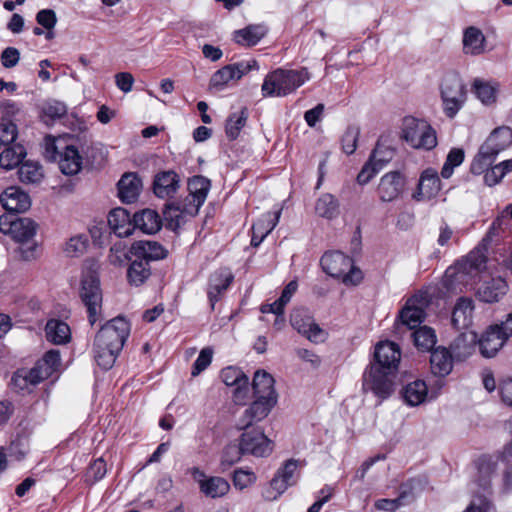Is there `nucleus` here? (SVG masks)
<instances>
[{"label": "nucleus", "instance_id": "obj_20", "mask_svg": "<svg viewBox=\"0 0 512 512\" xmlns=\"http://www.w3.org/2000/svg\"><path fill=\"white\" fill-rule=\"evenodd\" d=\"M404 187V177L397 171L389 172L380 179L378 194L382 201L390 202L401 195Z\"/></svg>", "mask_w": 512, "mask_h": 512}, {"label": "nucleus", "instance_id": "obj_7", "mask_svg": "<svg viewBox=\"0 0 512 512\" xmlns=\"http://www.w3.org/2000/svg\"><path fill=\"white\" fill-rule=\"evenodd\" d=\"M274 378L264 370H258L254 374L252 387L255 400L250 411L253 416L267 415L277 403V393L274 389Z\"/></svg>", "mask_w": 512, "mask_h": 512}, {"label": "nucleus", "instance_id": "obj_38", "mask_svg": "<svg viewBox=\"0 0 512 512\" xmlns=\"http://www.w3.org/2000/svg\"><path fill=\"white\" fill-rule=\"evenodd\" d=\"M46 338L48 341L60 345L70 341L71 331L68 324L61 320L51 319L45 327Z\"/></svg>", "mask_w": 512, "mask_h": 512}, {"label": "nucleus", "instance_id": "obj_8", "mask_svg": "<svg viewBox=\"0 0 512 512\" xmlns=\"http://www.w3.org/2000/svg\"><path fill=\"white\" fill-rule=\"evenodd\" d=\"M402 139L414 149L432 150L437 145L436 131L432 126L414 117L404 118Z\"/></svg>", "mask_w": 512, "mask_h": 512}, {"label": "nucleus", "instance_id": "obj_57", "mask_svg": "<svg viewBox=\"0 0 512 512\" xmlns=\"http://www.w3.org/2000/svg\"><path fill=\"white\" fill-rule=\"evenodd\" d=\"M246 377L243 371L235 367H226L221 371L222 381L230 387L239 384Z\"/></svg>", "mask_w": 512, "mask_h": 512}, {"label": "nucleus", "instance_id": "obj_43", "mask_svg": "<svg viewBox=\"0 0 512 512\" xmlns=\"http://www.w3.org/2000/svg\"><path fill=\"white\" fill-rule=\"evenodd\" d=\"M380 152L379 148H375L369 161L362 167L357 176L360 185L367 184L385 164L386 159L378 157Z\"/></svg>", "mask_w": 512, "mask_h": 512}, {"label": "nucleus", "instance_id": "obj_16", "mask_svg": "<svg viewBox=\"0 0 512 512\" xmlns=\"http://www.w3.org/2000/svg\"><path fill=\"white\" fill-rule=\"evenodd\" d=\"M199 209L185 198L182 201L167 203L163 210L164 219L169 229L176 231L190 218L196 216Z\"/></svg>", "mask_w": 512, "mask_h": 512}, {"label": "nucleus", "instance_id": "obj_54", "mask_svg": "<svg viewBox=\"0 0 512 512\" xmlns=\"http://www.w3.org/2000/svg\"><path fill=\"white\" fill-rule=\"evenodd\" d=\"M88 247V239L83 235L71 237L66 244L65 252L71 257L82 255Z\"/></svg>", "mask_w": 512, "mask_h": 512}, {"label": "nucleus", "instance_id": "obj_31", "mask_svg": "<svg viewBox=\"0 0 512 512\" xmlns=\"http://www.w3.org/2000/svg\"><path fill=\"white\" fill-rule=\"evenodd\" d=\"M281 216V209L276 211L274 215L271 213L264 214L252 226L251 245L257 247L265 239V237L275 228Z\"/></svg>", "mask_w": 512, "mask_h": 512}, {"label": "nucleus", "instance_id": "obj_32", "mask_svg": "<svg viewBox=\"0 0 512 512\" xmlns=\"http://www.w3.org/2000/svg\"><path fill=\"white\" fill-rule=\"evenodd\" d=\"M210 186L211 182L208 178L201 175L192 177L188 181L189 193L185 199L200 209L207 198Z\"/></svg>", "mask_w": 512, "mask_h": 512}, {"label": "nucleus", "instance_id": "obj_58", "mask_svg": "<svg viewBox=\"0 0 512 512\" xmlns=\"http://www.w3.org/2000/svg\"><path fill=\"white\" fill-rule=\"evenodd\" d=\"M212 357H213L212 348H210V347L203 348L200 351V354L193 365L192 375L197 376L202 371H204L210 365V363L212 361Z\"/></svg>", "mask_w": 512, "mask_h": 512}, {"label": "nucleus", "instance_id": "obj_29", "mask_svg": "<svg viewBox=\"0 0 512 512\" xmlns=\"http://www.w3.org/2000/svg\"><path fill=\"white\" fill-rule=\"evenodd\" d=\"M507 283L504 278L496 277L486 280L477 290V296L483 302H497L507 292Z\"/></svg>", "mask_w": 512, "mask_h": 512}, {"label": "nucleus", "instance_id": "obj_34", "mask_svg": "<svg viewBox=\"0 0 512 512\" xmlns=\"http://www.w3.org/2000/svg\"><path fill=\"white\" fill-rule=\"evenodd\" d=\"M302 312L294 310L290 316L291 325L301 334L305 335L310 341L318 342L322 339L324 332L311 317H307L306 324H300L303 320Z\"/></svg>", "mask_w": 512, "mask_h": 512}, {"label": "nucleus", "instance_id": "obj_12", "mask_svg": "<svg viewBox=\"0 0 512 512\" xmlns=\"http://www.w3.org/2000/svg\"><path fill=\"white\" fill-rule=\"evenodd\" d=\"M321 266L330 276L341 277L345 284L356 285L362 280V272L356 269L352 260L341 252L324 254L321 258Z\"/></svg>", "mask_w": 512, "mask_h": 512}, {"label": "nucleus", "instance_id": "obj_33", "mask_svg": "<svg viewBox=\"0 0 512 512\" xmlns=\"http://www.w3.org/2000/svg\"><path fill=\"white\" fill-rule=\"evenodd\" d=\"M463 51L467 55H480L485 52L486 38L476 27H468L463 34Z\"/></svg>", "mask_w": 512, "mask_h": 512}, {"label": "nucleus", "instance_id": "obj_52", "mask_svg": "<svg viewBox=\"0 0 512 512\" xmlns=\"http://www.w3.org/2000/svg\"><path fill=\"white\" fill-rule=\"evenodd\" d=\"M464 160V151L462 149L454 148L447 155L446 162L444 163L441 175L443 178H449L455 167L459 166Z\"/></svg>", "mask_w": 512, "mask_h": 512}, {"label": "nucleus", "instance_id": "obj_53", "mask_svg": "<svg viewBox=\"0 0 512 512\" xmlns=\"http://www.w3.org/2000/svg\"><path fill=\"white\" fill-rule=\"evenodd\" d=\"M107 472L106 463L103 458L96 459L88 467L85 474V481L89 484H94L101 480Z\"/></svg>", "mask_w": 512, "mask_h": 512}, {"label": "nucleus", "instance_id": "obj_23", "mask_svg": "<svg viewBox=\"0 0 512 512\" xmlns=\"http://www.w3.org/2000/svg\"><path fill=\"white\" fill-rule=\"evenodd\" d=\"M109 227L120 237H128L135 229L133 217L124 208H115L108 214Z\"/></svg>", "mask_w": 512, "mask_h": 512}, {"label": "nucleus", "instance_id": "obj_21", "mask_svg": "<svg viewBox=\"0 0 512 512\" xmlns=\"http://www.w3.org/2000/svg\"><path fill=\"white\" fill-rule=\"evenodd\" d=\"M498 325L490 326L478 339V345L482 356L494 357L506 342L505 336L497 328Z\"/></svg>", "mask_w": 512, "mask_h": 512}, {"label": "nucleus", "instance_id": "obj_14", "mask_svg": "<svg viewBox=\"0 0 512 512\" xmlns=\"http://www.w3.org/2000/svg\"><path fill=\"white\" fill-rule=\"evenodd\" d=\"M258 69V62L254 59L249 61H241L234 64H228L213 73L210 78L209 89L220 91L228 86L231 82L239 81L251 70Z\"/></svg>", "mask_w": 512, "mask_h": 512}, {"label": "nucleus", "instance_id": "obj_35", "mask_svg": "<svg viewBox=\"0 0 512 512\" xmlns=\"http://www.w3.org/2000/svg\"><path fill=\"white\" fill-rule=\"evenodd\" d=\"M430 366L434 375L440 377L448 375L453 368V358L449 350L444 347L434 349L430 356Z\"/></svg>", "mask_w": 512, "mask_h": 512}, {"label": "nucleus", "instance_id": "obj_48", "mask_svg": "<svg viewBox=\"0 0 512 512\" xmlns=\"http://www.w3.org/2000/svg\"><path fill=\"white\" fill-rule=\"evenodd\" d=\"M411 336L413 337L414 344L421 350H430L436 343V335L432 328L428 326H421L415 330Z\"/></svg>", "mask_w": 512, "mask_h": 512}, {"label": "nucleus", "instance_id": "obj_44", "mask_svg": "<svg viewBox=\"0 0 512 512\" xmlns=\"http://www.w3.org/2000/svg\"><path fill=\"white\" fill-rule=\"evenodd\" d=\"M25 148L20 144L8 146L0 153V166L10 170L17 167L25 157Z\"/></svg>", "mask_w": 512, "mask_h": 512}, {"label": "nucleus", "instance_id": "obj_59", "mask_svg": "<svg viewBox=\"0 0 512 512\" xmlns=\"http://www.w3.org/2000/svg\"><path fill=\"white\" fill-rule=\"evenodd\" d=\"M359 130L356 127H350L342 137V148L346 154H352L357 147Z\"/></svg>", "mask_w": 512, "mask_h": 512}, {"label": "nucleus", "instance_id": "obj_11", "mask_svg": "<svg viewBox=\"0 0 512 512\" xmlns=\"http://www.w3.org/2000/svg\"><path fill=\"white\" fill-rule=\"evenodd\" d=\"M486 257L479 249L471 251L446 271V277L464 286L472 285L474 279L485 269Z\"/></svg>", "mask_w": 512, "mask_h": 512}, {"label": "nucleus", "instance_id": "obj_25", "mask_svg": "<svg viewBox=\"0 0 512 512\" xmlns=\"http://www.w3.org/2000/svg\"><path fill=\"white\" fill-rule=\"evenodd\" d=\"M441 189V182L436 170L428 168L420 176L417 194L418 200L431 199L436 196Z\"/></svg>", "mask_w": 512, "mask_h": 512}, {"label": "nucleus", "instance_id": "obj_17", "mask_svg": "<svg viewBox=\"0 0 512 512\" xmlns=\"http://www.w3.org/2000/svg\"><path fill=\"white\" fill-rule=\"evenodd\" d=\"M428 306L426 294H418L410 298L400 312V320L409 329H415L425 318V308Z\"/></svg>", "mask_w": 512, "mask_h": 512}, {"label": "nucleus", "instance_id": "obj_13", "mask_svg": "<svg viewBox=\"0 0 512 512\" xmlns=\"http://www.w3.org/2000/svg\"><path fill=\"white\" fill-rule=\"evenodd\" d=\"M244 432L241 435L240 444L244 453L256 457H265L272 452V442L268 439L264 431L253 422H248L240 427Z\"/></svg>", "mask_w": 512, "mask_h": 512}, {"label": "nucleus", "instance_id": "obj_24", "mask_svg": "<svg viewBox=\"0 0 512 512\" xmlns=\"http://www.w3.org/2000/svg\"><path fill=\"white\" fill-rule=\"evenodd\" d=\"M473 315V300L468 297H461L454 305L451 322L457 329H466L472 324Z\"/></svg>", "mask_w": 512, "mask_h": 512}, {"label": "nucleus", "instance_id": "obj_26", "mask_svg": "<svg viewBox=\"0 0 512 512\" xmlns=\"http://www.w3.org/2000/svg\"><path fill=\"white\" fill-rule=\"evenodd\" d=\"M179 187V176L175 171H161L155 175L153 189L160 198L171 197Z\"/></svg>", "mask_w": 512, "mask_h": 512}, {"label": "nucleus", "instance_id": "obj_4", "mask_svg": "<svg viewBox=\"0 0 512 512\" xmlns=\"http://www.w3.org/2000/svg\"><path fill=\"white\" fill-rule=\"evenodd\" d=\"M45 157L50 161H58L59 168L65 175H75L81 169L82 157L67 137L46 136Z\"/></svg>", "mask_w": 512, "mask_h": 512}, {"label": "nucleus", "instance_id": "obj_2", "mask_svg": "<svg viewBox=\"0 0 512 512\" xmlns=\"http://www.w3.org/2000/svg\"><path fill=\"white\" fill-rule=\"evenodd\" d=\"M130 333V324L123 317L106 322L96 333L93 343L94 359L103 369H110Z\"/></svg>", "mask_w": 512, "mask_h": 512}, {"label": "nucleus", "instance_id": "obj_60", "mask_svg": "<svg viewBox=\"0 0 512 512\" xmlns=\"http://www.w3.org/2000/svg\"><path fill=\"white\" fill-rule=\"evenodd\" d=\"M232 398L236 404L244 405L249 398V378L232 387Z\"/></svg>", "mask_w": 512, "mask_h": 512}, {"label": "nucleus", "instance_id": "obj_9", "mask_svg": "<svg viewBox=\"0 0 512 512\" xmlns=\"http://www.w3.org/2000/svg\"><path fill=\"white\" fill-rule=\"evenodd\" d=\"M60 354L56 350L48 351L37 364L27 372H17L12 382L15 387L24 389L28 384L36 385L51 377L60 366Z\"/></svg>", "mask_w": 512, "mask_h": 512}, {"label": "nucleus", "instance_id": "obj_18", "mask_svg": "<svg viewBox=\"0 0 512 512\" xmlns=\"http://www.w3.org/2000/svg\"><path fill=\"white\" fill-rule=\"evenodd\" d=\"M193 479L199 484L200 491L207 497L218 498L226 495L230 489L228 481L222 477H208L198 468L192 469Z\"/></svg>", "mask_w": 512, "mask_h": 512}, {"label": "nucleus", "instance_id": "obj_42", "mask_svg": "<svg viewBox=\"0 0 512 512\" xmlns=\"http://www.w3.org/2000/svg\"><path fill=\"white\" fill-rule=\"evenodd\" d=\"M151 275L149 263L140 258H134L128 268L127 278L131 285H142Z\"/></svg>", "mask_w": 512, "mask_h": 512}, {"label": "nucleus", "instance_id": "obj_64", "mask_svg": "<svg viewBox=\"0 0 512 512\" xmlns=\"http://www.w3.org/2000/svg\"><path fill=\"white\" fill-rule=\"evenodd\" d=\"M43 112L46 116L52 119H56L65 116V114L67 113V108L64 103L59 101H53L47 103L44 106Z\"/></svg>", "mask_w": 512, "mask_h": 512}, {"label": "nucleus", "instance_id": "obj_36", "mask_svg": "<svg viewBox=\"0 0 512 512\" xmlns=\"http://www.w3.org/2000/svg\"><path fill=\"white\" fill-rule=\"evenodd\" d=\"M233 278V274L228 269H220L211 275L208 296L212 307L218 300L219 295L229 287Z\"/></svg>", "mask_w": 512, "mask_h": 512}, {"label": "nucleus", "instance_id": "obj_40", "mask_svg": "<svg viewBox=\"0 0 512 512\" xmlns=\"http://www.w3.org/2000/svg\"><path fill=\"white\" fill-rule=\"evenodd\" d=\"M340 204L338 199L330 194H322L315 203V213L322 218L332 220L338 217L340 213Z\"/></svg>", "mask_w": 512, "mask_h": 512}, {"label": "nucleus", "instance_id": "obj_30", "mask_svg": "<svg viewBox=\"0 0 512 512\" xmlns=\"http://www.w3.org/2000/svg\"><path fill=\"white\" fill-rule=\"evenodd\" d=\"M133 223L135 228L145 234H155L162 227V218L157 211L146 208L136 212L133 215Z\"/></svg>", "mask_w": 512, "mask_h": 512}, {"label": "nucleus", "instance_id": "obj_5", "mask_svg": "<svg viewBox=\"0 0 512 512\" xmlns=\"http://www.w3.org/2000/svg\"><path fill=\"white\" fill-rule=\"evenodd\" d=\"M310 78L307 70L277 69L269 73L262 84L265 97H282L294 92Z\"/></svg>", "mask_w": 512, "mask_h": 512}, {"label": "nucleus", "instance_id": "obj_37", "mask_svg": "<svg viewBox=\"0 0 512 512\" xmlns=\"http://www.w3.org/2000/svg\"><path fill=\"white\" fill-rule=\"evenodd\" d=\"M267 33L264 25H248L243 29H239L233 33V40L245 47L256 45Z\"/></svg>", "mask_w": 512, "mask_h": 512}, {"label": "nucleus", "instance_id": "obj_22", "mask_svg": "<svg viewBox=\"0 0 512 512\" xmlns=\"http://www.w3.org/2000/svg\"><path fill=\"white\" fill-rule=\"evenodd\" d=\"M512 144V129L506 126L494 129L486 141L481 145L485 151L495 157Z\"/></svg>", "mask_w": 512, "mask_h": 512}, {"label": "nucleus", "instance_id": "obj_45", "mask_svg": "<svg viewBox=\"0 0 512 512\" xmlns=\"http://www.w3.org/2000/svg\"><path fill=\"white\" fill-rule=\"evenodd\" d=\"M473 89L477 98L485 105L496 102L498 85L481 79H475Z\"/></svg>", "mask_w": 512, "mask_h": 512}, {"label": "nucleus", "instance_id": "obj_10", "mask_svg": "<svg viewBox=\"0 0 512 512\" xmlns=\"http://www.w3.org/2000/svg\"><path fill=\"white\" fill-rule=\"evenodd\" d=\"M440 96L444 113L447 117L454 118L467 99L465 84L458 74L444 76L440 84Z\"/></svg>", "mask_w": 512, "mask_h": 512}, {"label": "nucleus", "instance_id": "obj_15", "mask_svg": "<svg viewBox=\"0 0 512 512\" xmlns=\"http://www.w3.org/2000/svg\"><path fill=\"white\" fill-rule=\"evenodd\" d=\"M497 470V460L494 457L482 455L477 458L470 473L471 491H488L493 480L498 476Z\"/></svg>", "mask_w": 512, "mask_h": 512}, {"label": "nucleus", "instance_id": "obj_39", "mask_svg": "<svg viewBox=\"0 0 512 512\" xmlns=\"http://www.w3.org/2000/svg\"><path fill=\"white\" fill-rule=\"evenodd\" d=\"M478 343L475 332L463 333L459 335L452 344L454 355L459 360H465L475 351V345Z\"/></svg>", "mask_w": 512, "mask_h": 512}, {"label": "nucleus", "instance_id": "obj_63", "mask_svg": "<svg viewBox=\"0 0 512 512\" xmlns=\"http://www.w3.org/2000/svg\"><path fill=\"white\" fill-rule=\"evenodd\" d=\"M494 508L485 496L475 497L465 512H493Z\"/></svg>", "mask_w": 512, "mask_h": 512}, {"label": "nucleus", "instance_id": "obj_28", "mask_svg": "<svg viewBox=\"0 0 512 512\" xmlns=\"http://www.w3.org/2000/svg\"><path fill=\"white\" fill-rule=\"evenodd\" d=\"M142 190V181L135 173H125L118 182V195L125 203H133Z\"/></svg>", "mask_w": 512, "mask_h": 512}, {"label": "nucleus", "instance_id": "obj_46", "mask_svg": "<svg viewBox=\"0 0 512 512\" xmlns=\"http://www.w3.org/2000/svg\"><path fill=\"white\" fill-rule=\"evenodd\" d=\"M18 174L19 179L24 183H39L44 177L42 166L34 161L23 162L18 170Z\"/></svg>", "mask_w": 512, "mask_h": 512}, {"label": "nucleus", "instance_id": "obj_1", "mask_svg": "<svg viewBox=\"0 0 512 512\" xmlns=\"http://www.w3.org/2000/svg\"><path fill=\"white\" fill-rule=\"evenodd\" d=\"M374 358L375 363L364 373L363 389L384 399L392 393L391 375L398 369L401 351L396 343L383 341L376 345Z\"/></svg>", "mask_w": 512, "mask_h": 512}, {"label": "nucleus", "instance_id": "obj_55", "mask_svg": "<svg viewBox=\"0 0 512 512\" xmlns=\"http://www.w3.org/2000/svg\"><path fill=\"white\" fill-rule=\"evenodd\" d=\"M297 467L298 461L295 459H289L276 471L280 477H282L291 486L297 482Z\"/></svg>", "mask_w": 512, "mask_h": 512}, {"label": "nucleus", "instance_id": "obj_47", "mask_svg": "<svg viewBox=\"0 0 512 512\" xmlns=\"http://www.w3.org/2000/svg\"><path fill=\"white\" fill-rule=\"evenodd\" d=\"M248 112L246 108H242L239 113H233L226 121L225 132L230 140H235L240 130L246 125Z\"/></svg>", "mask_w": 512, "mask_h": 512}, {"label": "nucleus", "instance_id": "obj_3", "mask_svg": "<svg viewBox=\"0 0 512 512\" xmlns=\"http://www.w3.org/2000/svg\"><path fill=\"white\" fill-rule=\"evenodd\" d=\"M99 264L93 259L85 261L80 279L79 297L86 307L91 325L102 319L103 294L99 279Z\"/></svg>", "mask_w": 512, "mask_h": 512}, {"label": "nucleus", "instance_id": "obj_62", "mask_svg": "<svg viewBox=\"0 0 512 512\" xmlns=\"http://www.w3.org/2000/svg\"><path fill=\"white\" fill-rule=\"evenodd\" d=\"M36 20L44 29H54L57 23V17L53 10L43 9L36 15Z\"/></svg>", "mask_w": 512, "mask_h": 512}, {"label": "nucleus", "instance_id": "obj_56", "mask_svg": "<svg viewBox=\"0 0 512 512\" xmlns=\"http://www.w3.org/2000/svg\"><path fill=\"white\" fill-rule=\"evenodd\" d=\"M245 454L242 445L229 444L225 447L222 454V465L232 466L237 463L241 456Z\"/></svg>", "mask_w": 512, "mask_h": 512}, {"label": "nucleus", "instance_id": "obj_27", "mask_svg": "<svg viewBox=\"0 0 512 512\" xmlns=\"http://www.w3.org/2000/svg\"><path fill=\"white\" fill-rule=\"evenodd\" d=\"M130 253L134 258L146 260L148 263L154 260H160L166 257L167 251L154 241H137L130 248Z\"/></svg>", "mask_w": 512, "mask_h": 512}, {"label": "nucleus", "instance_id": "obj_6", "mask_svg": "<svg viewBox=\"0 0 512 512\" xmlns=\"http://www.w3.org/2000/svg\"><path fill=\"white\" fill-rule=\"evenodd\" d=\"M37 231V224L30 218L9 219L5 217L1 222V232L9 235L13 240L20 243V253L23 259L30 260L34 257L36 244L34 237Z\"/></svg>", "mask_w": 512, "mask_h": 512}, {"label": "nucleus", "instance_id": "obj_50", "mask_svg": "<svg viewBox=\"0 0 512 512\" xmlns=\"http://www.w3.org/2000/svg\"><path fill=\"white\" fill-rule=\"evenodd\" d=\"M496 157L481 146L477 155L474 157L470 170L475 175L484 174L494 163Z\"/></svg>", "mask_w": 512, "mask_h": 512}, {"label": "nucleus", "instance_id": "obj_41", "mask_svg": "<svg viewBox=\"0 0 512 512\" xmlns=\"http://www.w3.org/2000/svg\"><path fill=\"white\" fill-rule=\"evenodd\" d=\"M427 394V385L422 380H415L407 384L402 390L403 399L410 406L422 404L426 400Z\"/></svg>", "mask_w": 512, "mask_h": 512}, {"label": "nucleus", "instance_id": "obj_61", "mask_svg": "<svg viewBox=\"0 0 512 512\" xmlns=\"http://www.w3.org/2000/svg\"><path fill=\"white\" fill-rule=\"evenodd\" d=\"M256 480V476L253 472L243 471L241 469L236 470L233 476V483L236 488L245 489L252 485Z\"/></svg>", "mask_w": 512, "mask_h": 512}, {"label": "nucleus", "instance_id": "obj_19", "mask_svg": "<svg viewBox=\"0 0 512 512\" xmlns=\"http://www.w3.org/2000/svg\"><path fill=\"white\" fill-rule=\"evenodd\" d=\"M2 207L11 213H23L31 206L29 195L17 186L6 188L0 194Z\"/></svg>", "mask_w": 512, "mask_h": 512}, {"label": "nucleus", "instance_id": "obj_49", "mask_svg": "<svg viewBox=\"0 0 512 512\" xmlns=\"http://www.w3.org/2000/svg\"><path fill=\"white\" fill-rule=\"evenodd\" d=\"M291 485L288 484L280 475L275 473L269 485L263 490L262 497L265 501L271 502L277 500Z\"/></svg>", "mask_w": 512, "mask_h": 512}, {"label": "nucleus", "instance_id": "obj_51", "mask_svg": "<svg viewBox=\"0 0 512 512\" xmlns=\"http://www.w3.org/2000/svg\"><path fill=\"white\" fill-rule=\"evenodd\" d=\"M18 135L16 124L10 119L0 122V145L9 146L14 143Z\"/></svg>", "mask_w": 512, "mask_h": 512}]
</instances>
